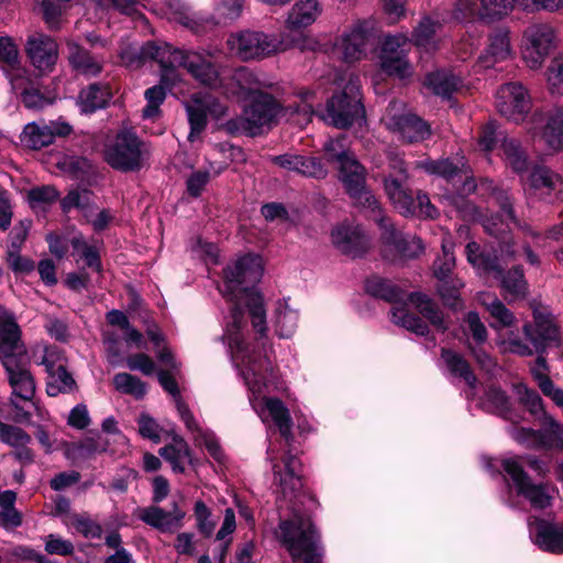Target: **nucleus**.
Returning a JSON list of instances; mask_svg holds the SVG:
<instances>
[{"mask_svg": "<svg viewBox=\"0 0 563 563\" xmlns=\"http://www.w3.org/2000/svg\"><path fill=\"white\" fill-rule=\"evenodd\" d=\"M145 58L157 60L161 66V82L175 89L181 81L178 67L185 68L200 85L219 90L227 97L239 100L253 99L267 85L251 69L234 70L218 68L211 60L197 52H184L169 44H146L142 49Z\"/></svg>", "mask_w": 563, "mask_h": 563, "instance_id": "1", "label": "nucleus"}, {"mask_svg": "<svg viewBox=\"0 0 563 563\" xmlns=\"http://www.w3.org/2000/svg\"><path fill=\"white\" fill-rule=\"evenodd\" d=\"M262 257L246 254L224 271V287L222 292L233 302L231 319L227 324L224 338L230 350L243 346L244 307L252 319L256 331L263 335L266 331V312L262 296L252 287L263 276Z\"/></svg>", "mask_w": 563, "mask_h": 563, "instance_id": "2", "label": "nucleus"}, {"mask_svg": "<svg viewBox=\"0 0 563 563\" xmlns=\"http://www.w3.org/2000/svg\"><path fill=\"white\" fill-rule=\"evenodd\" d=\"M232 358L240 371L251 396L250 401L263 422L272 419L280 435L288 441L291 438V418L284 402L266 393L282 388L278 376L266 356L251 351L249 346H238L230 350Z\"/></svg>", "mask_w": 563, "mask_h": 563, "instance_id": "3", "label": "nucleus"}, {"mask_svg": "<svg viewBox=\"0 0 563 563\" xmlns=\"http://www.w3.org/2000/svg\"><path fill=\"white\" fill-rule=\"evenodd\" d=\"M0 334V361L12 389L10 402L16 409L18 420H27L31 413L20 408L19 401L30 402L35 411L43 416L41 407L33 401L35 380L29 369L26 349L21 339L19 324L7 323Z\"/></svg>", "mask_w": 563, "mask_h": 563, "instance_id": "4", "label": "nucleus"}, {"mask_svg": "<svg viewBox=\"0 0 563 563\" xmlns=\"http://www.w3.org/2000/svg\"><path fill=\"white\" fill-rule=\"evenodd\" d=\"M343 142L344 137H341L325 144L327 159L336 164L339 180L354 203L363 209L368 219L383 222V209L366 187V169Z\"/></svg>", "mask_w": 563, "mask_h": 563, "instance_id": "5", "label": "nucleus"}, {"mask_svg": "<svg viewBox=\"0 0 563 563\" xmlns=\"http://www.w3.org/2000/svg\"><path fill=\"white\" fill-rule=\"evenodd\" d=\"M522 331L528 342L517 333L509 332L506 338L497 341L501 351L531 356L534 352L542 354L547 349L558 347L562 343L561 330L554 316L544 310L534 309L533 323H525Z\"/></svg>", "mask_w": 563, "mask_h": 563, "instance_id": "6", "label": "nucleus"}, {"mask_svg": "<svg viewBox=\"0 0 563 563\" xmlns=\"http://www.w3.org/2000/svg\"><path fill=\"white\" fill-rule=\"evenodd\" d=\"M277 536L294 562L320 563L319 536L309 516L295 511L289 519L280 521Z\"/></svg>", "mask_w": 563, "mask_h": 563, "instance_id": "7", "label": "nucleus"}, {"mask_svg": "<svg viewBox=\"0 0 563 563\" xmlns=\"http://www.w3.org/2000/svg\"><path fill=\"white\" fill-rule=\"evenodd\" d=\"M390 167L393 173L384 179V189L395 209L404 216L418 214L426 218H434L437 210L430 202L429 197L418 194L415 200L407 188H405L404 183L407 180V173L402 159L397 158L393 161Z\"/></svg>", "mask_w": 563, "mask_h": 563, "instance_id": "8", "label": "nucleus"}, {"mask_svg": "<svg viewBox=\"0 0 563 563\" xmlns=\"http://www.w3.org/2000/svg\"><path fill=\"white\" fill-rule=\"evenodd\" d=\"M380 37L378 24L373 19L356 20L336 38L334 48L347 63L358 62L375 51Z\"/></svg>", "mask_w": 563, "mask_h": 563, "instance_id": "9", "label": "nucleus"}, {"mask_svg": "<svg viewBox=\"0 0 563 563\" xmlns=\"http://www.w3.org/2000/svg\"><path fill=\"white\" fill-rule=\"evenodd\" d=\"M363 115L358 78L351 75L343 91L328 101L322 120L335 128L345 129Z\"/></svg>", "mask_w": 563, "mask_h": 563, "instance_id": "10", "label": "nucleus"}, {"mask_svg": "<svg viewBox=\"0 0 563 563\" xmlns=\"http://www.w3.org/2000/svg\"><path fill=\"white\" fill-rule=\"evenodd\" d=\"M230 52L242 60L262 59L286 51L290 45L276 36L257 31H241L227 41Z\"/></svg>", "mask_w": 563, "mask_h": 563, "instance_id": "11", "label": "nucleus"}, {"mask_svg": "<svg viewBox=\"0 0 563 563\" xmlns=\"http://www.w3.org/2000/svg\"><path fill=\"white\" fill-rule=\"evenodd\" d=\"M284 109L268 93H258L245 107L240 118V126L250 135L255 136L272 129Z\"/></svg>", "mask_w": 563, "mask_h": 563, "instance_id": "12", "label": "nucleus"}, {"mask_svg": "<svg viewBox=\"0 0 563 563\" xmlns=\"http://www.w3.org/2000/svg\"><path fill=\"white\" fill-rule=\"evenodd\" d=\"M555 30L549 24H532L522 35L521 54L531 69H539L545 58L556 47Z\"/></svg>", "mask_w": 563, "mask_h": 563, "instance_id": "13", "label": "nucleus"}, {"mask_svg": "<svg viewBox=\"0 0 563 563\" xmlns=\"http://www.w3.org/2000/svg\"><path fill=\"white\" fill-rule=\"evenodd\" d=\"M382 122L405 142H420L430 135L428 124L416 115L407 112L401 101H393L386 109Z\"/></svg>", "mask_w": 563, "mask_h": 563, "instance_id": "14", "label": "nucleus"}, {"mask_svg": "<svg viewBox=\"0 0 563 563\" xmlns=\"http://www.w3.org/2000/svg\"><path fill=\"white\" fill-rule=\"evenodd\" d=\"M110 166L123 172L134 170L142 165V148L137 136L132 132L119 133L104 152Z\"/></svg>", "mask_w": 563, "mask_h": 563, "instance_id": "15", "label": "nucleus"}, {"mask_svg": "<svg viewBox=\"0 0 563 563\" xmlns=\"http://www.w3.org/2000/svg\"><path fill=\"white\" fill-rule=\"evenodd\" d=\"M503 466L511 477L518 493L526 497L534 508L550 506L555 488L549 485L531 484L522 470V462L519 456L505 459Z\"/></svg>", "mask_w": 563, "mask_h": 563, "instance_id": "16", "label": "nucleus"}, {"mask_svg": "<svg viewBox=\"0 0 563 563\" xmlns=\"http://www.w3.org/2000/svg\"><path fill=\"white\" fill-rule=\"evenodd\" d=\"M529 133L552 151L563 150V107L533 113Z\"/></svg>", "mask_w": 563, "mask_h": 563, "instance_id": "17", "label": "nucleus"}, {"mask_svg": "<svg viewBox=\"0 0 563 563\" xmlns=\"http://www.w3.org/2000/svg\"><path fill=\"white\" fill-rule=\"evenodd\" d=\"M496 107L503 117L521 122L531 109V98L520 82H509L497 90Z\"/></svg>", "mask_w": 563, "mask_h": 563, "instance_id": "18", "label": "nucleus"}, {"mask_svg": "<svg viewBox=\"0 0 563 563\" xmlns=\"http://www.w3.org/2000/svg\"><path fill=\"white\" fill-rule=\"evenodd\" d=\"M190 124L188 140L194 142L207 125V115L222 118L227 114V106L210 95L196 93L186 103Z\"/></svg>", "mask_w": 563, "mask_h": 563, "instance_id": "19", "label": "nucleus"}, {"mask_svg": "<svg viewBox=\"0 0 563 563\" xmlns=\"http://www.w3.org/2000/svg\"><path fill=\"white\" fill-rule=\"evenodd\" d=\"M409 42L406 34L398 33L386 35L380 43L379 60L382 69L390 76L400 79L407 78L412 74V67L409 62L398 51Z\"/></svg>", "mask_w": 563, "mask_h": 563, "instance_id": "20", "label": "nucleus"}, {"mask_svg": "<svg viewBox=\"0 0 563 563\" xmlns=\"http://www.w3.org/2000/svg\"><path fill=\"white\" fill-rule=\"evenodd\" d=\"M384 221H375L382 230V240L386 245V256L413 258L422 253L421 240L415 235H404L394 229L389 219L383 212Z\"/></svg>", "mask_w": 563, "mask_h": 563, "instance_id": "21", "label": "nucleus"}, {"mask_svg": "<svg viewBox=\"0 0 563 563\" xmlns=\"http://www.w3.org/2000/svg\"><path fill=\"white\" fill-rule=\"evenodd\" d=\"M452 250V243L450 241L443 240V255L435 260L433 264V271L435 277L441 282L438 288L441 298L448 306L457 308L460 302L459 290L464 285L461 280H452L451 283L448 282V277L455 266V258L453 256Z\"/></svg>", "mask_w": 563, "mask_h": 563, "instance_id": "22", "label": "nucleus"}, {"mask_svg": "<svg viewBox=\"0 0 563 563\" xmlns=\"http://www.w3.org/2000/svg\"><path fill=\"white\" fill-rule=\"evenodd\" d=\"M43 364L47 372L46 393L51 397L76 389V382L66 369L65 357L54 349L46 351Z\"/></svg>", "mask_w": 563, "mask_h": 563, "instance_id": "23", "label": "nucleus"}, {"mask_svg": "<svg viewBox=\"0 0 563 563\" xmlns=\"http://www.w3.org/2000/svg\"><path fill=\"white\" fill-rule=\"evenodd\" d=\"M482 11L476 0H457L455 18L466 20L477 13L486 16H503L510 12L515 5L528 8L527 0H481Z\"/></svg>", "mask_w": 563, "mask_h": 563, "instance_id": "24", "label": "nucleus"}, {"mask_svg": "<svg viewBox=\"0 0 563 563\" xmlns=\"http://www.w3.org/2000/svg\"><path fill=\"white\" fill-rule=\"evenodd\" d=\"M176 408L186 428L194 434L195 442L198 445L205 446L216 461L222 462L224 455L214 434L198 424L194 415L181 398L176 399Z\"/></svg>", "mask_w": 563, "mask_h": 563, "instance_id": "25", "label": "nucleus"}, {"mask_svg": "<svg viewBox=\"0 0 563 563\" xmlns=\"http://www.w3.org/2000/svg\"><path fill=\"white\" fill-rule=\"evenodd\" d=\"M26 52L33 66L41 73L52 71L58 57L56 42L44 34L31 36L27 40Z\"/></svg>", "mask_w": 563, "mask_h": 563, "instance_id": "26", "label": "nucleus"}, {"mask_svg": "<svg viewBox=\"0 0 563 563\" xmlns=\"http://www.w3.org/2000/svg\"><path fill=\"white\" fill-rule=\"evenodd\" d=\"M534 543L543 551L563 553V527L552 521L537 519L529 523Z\"/></svg>", "mask_w": 563, "mask_h": 563, "instance_id": "27", "label": "nucleus"}, {"mask_svg": "<svg viewBox=\"0 0 563 563\" xmlns=\"http://www.w3.org/2000/svg\"><path fill=\"white\" fill-rule=\"evenodd\" d=\"M331 242L339 251L352 256L360 255L367 246V240L361 229L346 222L332 229Z\"/></svg>", "mask_w": 563, "mask_h": 563, "instance_id": "28", "label": "nucleus"}, {"mask_svg": "<svg viewBox=\"0 0 563 563\" xmlns=\"http://www.w3.org/2000/svg\"><path fill=\"white\" fill-rule=\"evenodd\" d=\"M0 65L11 87H21L26 82V69L20 65L18 46L8 36L0 37Z\"/></svg>", "mask_w": 563, "mask_h": 563, "instance_id": "29", "label": "nucleus"}, {"mask_svg": "<svg viewBox=\"0 0 563 563\" xmlns=\"http://www.w3.org/2000/svg\"><path fill=\"white\" fill-rule=\"evenodd\" d=\"M0 441L13 449V455L23 464L33 461V452L30 449L31 435L22 428L1 422Z\"/></svg>", "mask_w": 563, "mask_h": 563, "instance_id": "30", "label": "nucleus"}, {"mask_svg": "<svg viewBox=\"0 0 563 563\" xmlns=\"http://www.w3.org/2000/svg\"><path fill=\"white\" fill-rule=\"evenodd\" d=\"M300 463L294 456H287L284 461L285 473L280 465L274 464V481L279 486L285 498H292L302 487L301 477L298 474Z\"/></svg>", "mask_w": 563, "mask_h": 563, "instance_id": "31", "label": "nucleus"}, {"mask_svg": "<svg viewBox=\"0 0 563 563\" xmlns=\"http://www.w3.org/2000/svg\"><path fill=\"white\" fill-rule=\"evenodd\" d=\"M185 514L177 507L165 511L158 507H147L139 510V518L162 532H174L181 526Z\"/></svg>", "mask_w": 563, "mask_h": 563, "instance_id": "32", "label": "nucleus"}, {"mask_svg": "<svg viewBox=\"0 0 563 563\" xmlns=\"http://www.w3.org/2000/svg\"><path fill=\"white\" fill-rule=\"evenodd\" d=\"M512 54L509 31L500 29L489 37L486 53L481 57L483 67L489 68L498 62L509 58Z\"/></svg>", "mask_w": 563, "mask_h": 563, "instance_id": "33", "label": "nucleus"}, {"mask_svg": "<svg viewBox=\"0 0 563 563\" xmlns=\"http://www.w3.org/2000/svg\"><path fill=\"white\" fill-rule=\"evenodd\" d=\"M319 0H298L291 8L287 24L289 27H305L312 24L321 14Z\"/></svg>", "mask_w": 563, "mask_h": 563, "instance_id": "34", "label": "nucleus"}, {"mask_svg": "<svg viewBox=\"0 0 563 563\" xmlns=\"http://www.w3.org/2000/svg\"><path fill=\"white\" fill-rule=\"evenodd\" d=\"M108 448V439L97 433L69 444L67 448V455L73 460L90 459L97 454L107 452Z\"/></svg>", "mask_w": 563, "mask_h": 563, "instance_id": "35", "label": "nucleus"}, {"mask_svg": "<svg viewBox=\"0 0 563 563\" xmlns=\"http://www.w3.org/2000/svg\"><path fill=\"white\" fill-rule=\"evenodd\" d=\"M493 198L500 206L501 217H495L484 222V228L489 234H499L506 231L509 227V222H515L512 214L510 199L506 190L495 188L493 191Z\"/></svg>", "mask_w": 563, "mask_h": 563, "instance_id": "36", "label": "nucleus"}, {"mask_svg": "<svg viewBox=\"0 0 563 563\" xmlns=\"http://www.w3.org/2000/svg\"><path fill=\"white\" fill-rule=\"evenodd\" d=\"M111 91L107 85L91 84L78 95V106L84 113H91L107 106Z\"/></svg>", "mask_w": 563, "mask_h": 563, "instance_id": "37", "label": "nucleus"}, {"mask_svg": "<svg viewBox=\"0 0 563 563\" xmlns=\"http://www.w3.org/2000/svg\"><path fill=\"white\" fill-rule=\"evenodd\" d=\"M478 301L486 307L490 317L495 320L492 323L494 329L510 328L516 323L515 314L495 296L481 292Z\"/></svg>", "mask_w": 563, "mask_h": 563, "instance_id": "38", "label": "nucleus"}, {"mask_svg": "<svg viewBox=\"0 0 563 563\" xmlns=\"http://www.w3.org/2000/svg\"><path fill=\"white\" fill-rule=\"evenodd\" d=\"M158 453L164 460L170 463L175 472L183 473L186 464L191 463L189 446L179 435H174L173 442L161 448Z\"/></svg>", "mask_w": 563, "mask_h": 563, "instance_id": "39", "label": "nucleus"}, {"mask_svg": "<svg viewBox=\"0 0 563 563\" xmlns=\"http://www.w3.org/2000/svg\"><path fill=\"white\" fill-rule=\"evenodd\" d=\"M441 24L431 18H423L415 27L412 33V42L424 52H433L438 48V33Z\"/></svg>", "mask_w": 563, "mask_h": 563, "instance_id": "40", "label": "nucleus"}, {"mask_svg": "<svg viewBox=\"0 0 563 563\" xmlns=\"http://www.w3.org/2000/svg\"><path fill=\"white\" fill-rule=\"evenodd\" d=\"M69 62L73 67L85 76H96L102 69V64L75 43L68 44Z\"/></svg>", "mask_w": 563, "mask_h": 563, "instance_id": "41", "label": "nucleus"}, {"mask_svg": "<svg viewBox=\"0 0 563 563\" xmlns=\"http://www.w3.org/2000/svg\"><path fill=\"white\" fill-rule=\"evenodd\" d=\"M21 142L32 150H40L53 143V134L46 124L27 123L21 134Z\"/></svg>", "mask_w": 563, "mask_h": 563, "instance_id": "42", "label": "nucleus"}, {"mask_svg": "<svg viewBox=\"0 0 563 563\" xmlns=\"http://www.w3.org/2000/svg\"><path fill=\"white\" fill-rule=\"evenodd\" d=\"M466 257L471 265H473L481 274H490L493 277H499L500 267L498 257L495 255L493 258L483 255L479 252V245L476 242H470L466 245Z\"/></svg>", "mask_w": 563, "mask_h": 563, "instance_id": "43", "label": "nucleus"}, {"mask_svg": "<svg viewBox=\"0 0 563 563\" xmlns=\"http://www.w3.org/2000/svg\"><path fill=\"white\" fill-rule=\"evenodd\" d=\"M427 85L435 95L449 97L462 87V80L451 71L440 70L428 75Z\"/></svg>", "mask_w": 563, "mask_h": 563, "instance_id": "44", "label": "nucleus"}, {"mask_svg": "<svg viewBox=\"0 0 563 563\" xmlns=\"http://www.w3.org/2000/svg\"><path fill=\"white\" fill-rule=\"evenodd\" d=\"M64 523L69 530L78 532L86 538H99L101 536V527L91 518L85 515L66 516Z\"/></svg>", "mask_w": 563, "mask_h": 563, "instance_id": "45", "label": "nucleus"}, {"mask_svg": "<svg viewBox=\"0 0 563 563\" xmlns=\"http://www.w3.org/2000/svg\"><path fill=\"white\" fill-rule=\"evenodd\" d=\"M410 302L433 325L444 331L446 327L443 322L442 313L437 309L434 303L422 294H411Z\"/></svg>", "mask_w": 563, "mask_h": 563, "instance_id": "46", "label": "nucleus"}, {"mask_svg": "<svg viewBox=\"0 0 563 563\" xmlns=\"http://www.w3.org/2000/svg\"><path fill=\"white\" fill-rule=\"evenodd\" d=\"M115 389L122 394H128L136 399H141L146 394V385L136 376L129 373H119L113 377Z\"/></svg>", "mask_w": 563, "mask_h": 563, "instance_id": "47", "label": "nucleus"}, {"mask_svg": "<svg viewBox=\"0 0 563 563\" xmlns=\"http://www.w3.org/2000/svg\"><path fill=\"white\" fill-rule=\"evenodd\" d=\"M501 287L504 288L506 296H510L514 299L525 297L527 294V282L523 277V273L519 267H515L508 272L507 275L501 277Z\"/></svg>", "mask_w": 563, "mask_h": 563, "instance_id": "48", "label": "nucleus"}, {"mask_svg": "<svg viewBox=\"0 0 563 563\" xmlns=\"http://www.w3.org/2000/svg\"><path fill=\"white\" fill-rule=\"evenodd\" d=\"M539 433V446L563 450V428L553 418H547L544 427Z\"/></svg>", "mask_w": 563, "mask_h": 563, "instance_id": "49", "label": "nucleus"}, {"mask_svg": "<svg viewBox=\"0 0 563 563\" xmlns=\"http://www.w3.org/2000/svg\"><path fill=\"white\" fill-rule=\"evenodd\" d=\"M71 246L74 253L78 255L79 260H84L87 267L99 272L101 268L100 257L97 249L87 244L82 236H75L71 239Z\"/></svg>", "mask_w": 563, "mask_h": 563, "instance_id": "50", "label": "nucleus"}, {"mask_svg": "<svg viewBox=\"0 0 563 563\" xmlns=\"http://www.w3.org/2000/svg\"><path fill=\"white\" fill-rule=\"evenodd\" d=\"M442 357H443L445 364L448 365L449 369L453 374L463 377L464 380L471 387H473L475 385L476 377L471 372L467 362L463 357H461L459 354H456L452 351H446V350H443Z\"/></svg>", "mask_w": 563, "mask_h": 563, "instance_id": "51", "label": "nucleus"}, {"mask_svg": "<svg viewBox=\"0 0 563 563\" xmlns=\"http://www.w3.org/2000/svg\"><path fill=\"white\" fill-rule=\"evenodd\" d=\"M501 147L505 158L512 169L517 173L523 172L527 166V157L519 142L514 139L505 140Z\"/></svg>", "mask_w": 563, "mask_h": 563, "instance_id": "52", "label": "nucleus"}, {"mask_svg": "<svg viewBox=\"0 0 563 563\" xmlns=\"http://www.w3.org/2000/svg\"><path fill=\"white\" fill-rule=\"evenodd\" d=\"M417 167L424 169L428 174L439 175L445 179L453 178L460 172V168L449 159H423L417 163Z\"/></svg>", "mask_w": 563, "mask_h": 563, "instance_id": "53", "label": "nucleus"}, {"mask_svg": "<svg viewBox=\"0 0 563 563\" xmlns=\"http://www.w3.org/2000/svg\"><path fill=\"white\" fill-rule=\"evenodd\" d=\"M391 319L395 324L417 334L423 335L427 332V325L419 318L410 314L404 307H395L391 311Z\"/></svg>", "mask_w": 563, "mask_h": 563, "instance_id": "54", "label": "nucleus"}, {"mask_svg": "<svg viewBox=\"0 0 563 563\" xmlns=\"http://www.w3.org/2000/svg\"><path fill=\"white\" fill-rule=\"evenodd\" d=\"M32 80L26 71V82L21 87H11L13 91L20 92L22 96V102L29 109H41L49 103V101L42 96L37 90L31 89Z\"/></svg>", "mask_w": 563, "mask_h": 563, "instance_id": "55", "label": "nucleus"}, {"mask_svg": "<svg viewBox=\"0 0 563 563\" xmlns=\"http://www.w3.org/2000/svg\"><path fill=\"white\" fill-rule=\"evenodd\" d=\"M298 314L287 306L277 309L276 325L280 338H289L295 332Z\"/></svg>", "mask_w": 563, "mask_h": 563, "instance_id": "56", "label": "nucleus"}, {"mask_svg": "<svg viewBox=\"0 0 563 563\" xmlns=\"http://www.w3.org/2000/svg\"><path fill=\"white\" fill-rule=\"evenodd\" d=\"M514 391L519 401L533 415L542 412V400L537 391L529 389L525 384L514 385Z\"/></svg>", "mask_w": 563, "mask_h": 563, "instance_id": "57", "label": "nucleus"}, {"mask_svg": "<svg viewBox=\"0 0 563 563\" xmlns=\"http://www.w3.org/2000/svg\"><path fill=\"white\" fill-rule=\"evenodd\" d=\"M559 180L560 177L556 174L543 166L536 167L529 177L530 186L537 190L550 191Z\"/></svg>", "mask_w": 563, "mask_h": 563, "instance_id": "58", "label": "nucleus"}, {"mask_svg": "<svg viewBox=\"0 0 563 563\" xmlns=\"http://www.w3.org/2000/svg\"><path fill=\"white\" fill-rule=\"evenodd\" d=\"M549 90L554 95H563V55L555 57L547 69Z\"/></svg>", "mask_w": 563, "mask_h": 563, "instance_id": "59", "label": "nucleus"}, {"mask_svg": "<svg viewBox=\"0 0 563 563\" xmlns=\"http://www.w3.org/2000/svg\"><path fill=\"white\" fill-rule=\"evenodd\" d=\"M163 86H154L145 91L146 107L143 109V118L154 119L159 114V107L165 100Z\"/></svg>", "mask_w": 563, "mask_h": 563, "instance_id": "60", "label": "nucleus"}, {"mask_svg": "<svg viewBox=\"0 0 563 563\" xmlns=\"http://www.w3.org/2000/svg\"><path fill=\"white\" fill-rule=\"evenodd\" d=\"M484 406L487 410L505 416L509 410V400L503 390L490 387L486 391Z\"/></svg>", "mask_w": 563, "mask_h": 563, "instance_id": "61", "label": "nucleus"}, {"mask_svg": "<svg viewBox=\"0 0 563 563\" xmlns=\"http://www.w3.org/2000/svg\"><path fill=\"white\" fill-rule=\"evenodd\" d=\"M296 173L306 177L320 179L327 176L328 170L320 159L300 155Z\"/></svg>", "mask_w": 563, "mask_h": 563, "instance_id": "62", "label": "nucleus"}, {"mask_svg": "<svg viewBox=\"0 0 563 563\" xmlns=\"http://www.w3.org/2000/svg\"><path fill=\"white\" fill-rule=\"evenodd\" d=\"M139 433L155 443L162 440V427L157 421L146 412H142L137 418Z\"/></svg>", "mask_w": 563, "mask_h": 563, "instance_id": "63", "label": "nucleus"}, {"mask_svg": "<svg viewBox=\"0 0 563 563\" xmlns=\"http://www.w3.org/2000/svg\"><path fill=\"white\" fill-rule=\"evenodd\" d=\"M45 551L51 555L67 556L74 553V544L71 541L62 538L58 534L51 533L44 539Z\"/></svg>", "mask_w": 563, "mask_h": 563, "instance_id": "64", "label": "nucleus"}]
</instances>
